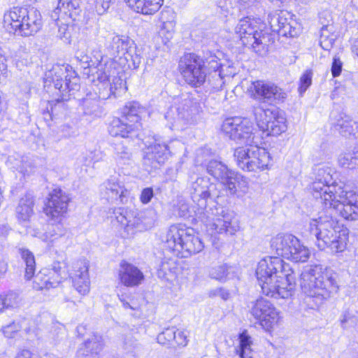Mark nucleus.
I'll return each instance as SVG.
<instances>
[{"label":"nucleus","mask_w":358,"mask_h":358,"mask_svg":"<svg viewBox=\"0 0 358 358\" xmlns=\"http://www.w3.org/2000/svg\"><path fill=\"white\" fill-rule=\"evenodd\" d=\"M189 178L191 198L198 206L196 214L206 225L207 232L212 236L216 234H235L239 229L236 219L225 213L222 208L206 209L208 200H214L220 196L217 185L210 182L206 177H199L195 174L190 176Z\"/></svg>","instance_id":"obj_1"},{"label":"nucleus","mask_w":358,"mask_h":358,"mask_svg":"<svg viewBox=\"0 0 358 358\" xmlns=\"http://www.w3.org/2000/svg\"><path fill=\"white\" fill-rule=\"evenodd\" d=\"M256 277L262 292L274 299H287L292 296L295 276L290 265L279 257L261 259L256 268Z\"/></svg>","instance_id":"obj_2"},{"label":"nucleus","mask_w":358,"mask_h":358,"mask_svg":"<svg viewBox=\"0 0 358 358\" xmlns=\"http://www.w3.org/2000/svg\"><path fill=\"white\" fill-rule=\"evenodd\" d=\"M300 284L306 295L305 303L311 309L317 308L338 289L332 274L320 265L306 267L301 274Z\"/></svg>","instance_id":"obj_3"},{"label":"nucleus","mask_w":358,"mask_h":358,"mask_svg":"<svg viewBox=\"0 0 358 358\" xmlns=\"http://www.w3.org/2000/svg\"><path fill=\"white\" fill-rule=\"evenodd\" d=\"M89 78L96 86L95 93L102 100L116 98L127 90L124 73L112 58L103 55V59L90 70Z\"/></svg>","instance_id":"obj_4"},{"label":"nucleus","mask_w":358,"mask_h":358,"mask_svg":"<svg viewBox=\"0 0 358 358\" xmlns=\"http://www.w3.org/2000/svg\"><path fill=\"white\" fill-rule=\"evenodd\" d=\"M309 230L316 237V245L321 250L329 248L332 252H341L347 247V229H341L338 221L333 219L331 213L312 220Z\"/></svg>","instance_id":"obj_5"},{"label":"nucleus","mask_w":358,"mask_h":358,"mask_svg":"<svg viewBox=\"0 0 358 358\" xmlns=\"http://www.w3.org/2000/svg\"><path fill=\"white\" fill-rule=\"evenodd\" d=\"M166 248L181 258H187L200 252L203 248L201 238L192 228L179 225L170 227L166 234Z\"/></svg>","instance_id":"obj_6"},{"label":"nucleus","mask_w":358,"mask_h":358,"mask_svg":"<svg viewBox=\"0 0 358 358\" xmlns=\"http://www.w3.org/2000/svg\"><path fill=\"white\" fill-rule=\"evenodd\" d=\"M72 68L67 65H55L45 74V83L46 85H52L57 92L58 98L55 99L59 104L69 99L71 92L78 91L80 88L79 78L76 76Z\"/></svg>","instance_id":"obj_7"},{"label":"nucleus","mask_w":358,"mask_h":358,"mask_svg":"<svg viewBox=\"0 0 358 358\" xmlns=\"http://www.w3.org/2000/svg\"><path fill=\"white\" fill-rule=\"evenodd\" d=\"M235 34L244 46L257 55L263 56L267 53L269 36L253 20L249 17L240 20L235 27Z\"/></svg>","instance_id":"obj_8"},{"label":"nucleus","mask_w":358,"mask_h":358,"mask_svg":"<svg viewBox=\"0 0 358 358\" xmlns=\"http://www.w3.org/2000/svg\"><path fill=\"white\" fill-rule=\"evenodd\" d=\"M234 156L237 166L243 171H260L268 168L271 158L269 153L258 143L235 150Z\"/></svg>","instance_id":"obj_9"},{"label":"nucleus","mask_w":358,"mask_h":358,"mask_svg":"<svg viewBox=\"0 0 358 358\" xmlns=\"http://www.w3.org/2000/svg\"><path fill=\"white\" fill-rule=\"evenodd\" d=\"M253 123L247 118L234 117L226 119L222 124V131L230 140L248 147L259 143L258 137L254 132Z\"/></svg>","instance_id":"obj_10"},{"label":"nucleus","mask_w":358,"mask_h":358,"mask_svg":"<svg viewBox=\"0 0 358 358\" xmlns=\"http://www.w3.org/2000/svg\"><path fill=\"white\" fill-rule=\"evenodd\" d=\"M322 205L327 210H336L345 220H358V195L352 191L345 190L343 187Z\"/></svg>","instance_id":"obj_11"},{"label":"nucleus","mask_w":358,"mask_h":358,"mask_svg":"<svg viewBox=\"0 0 358 358\" xmlns=\"http://www.w3.org/2000/svg\"><path fill=\"white\" fill-rule=\"evenodd\" d=\"M315 180L311 185L312 194L322 204L333 197L334 194L342 187L333 181V170L326 166H316L314 169Z\"/></svg>","instance_id":"obj_12"},{"label":"nucleus","mask_w":358,"mask_h":358,"mask_svg":"<svg viewBox=\"0 0 358 358\" xmlns=\"http://www.w3.org/2000/svg\"><path fill=\"white\" fill-rule=\"evenodd\" d=\"M179 66L187 84L198 87L206 82L205 61L201 57L194 53L187 54L181 59Z\"/></svg>","instance_id":"obj_13"},{"label":"nucleus","mask_w":358,"mask_h":358,"mask_svg":"<svg viewBox=\"0 0 358 358\" xmlns=\"http://www.w3.org/2000/svg\"><path fill=\"white\" fill-rule=\"evenodd\" d=\"M253 114L257 125L270 136H278L287 129L286 120L277 109L253 107Z\"/></svg>","instance_id":"obj_14"},{"label":"nucleus","mask_w":358,"mask_h":358,"mask_svg":"<svg viewBox=\"0 0 358 358\" xmlns=\"http://www.w3.org/2000/svg\"><path fill=\"white\" fill-rule=\"evenodd\" d=\"M113 215L129 236L134 234L136 231L147 230L153 224L152 220L145 218L143 213L136 214L124 208L115 209Z\"/></svg>","instance_id":"obj_15"},{"label":"nucleus","mask_w":358,"mask_h":358,"mask_svg":"<svg viewBox=\"0 0 358 358\" xmlns=\"http://www.w3.org/2000/svg\"><path fill=\"white\" fill-rule=\"evenodd\" d=\"M250 92L253 99L270 103L283 101L287 96V94L281 88L273 83L262 80L253 82Z\"/></svg>","instance_id":"obj_16"},{"label":"nucleus","mask_w":358,"mask_h":358,"mask_svg":"<svg viewBox=\"0 0 358 358\" xmlns=\"http://www.w3.org/2000/svg\"><path fill=\"white\" fill-rule=\"evenodd\" d=\"M251 314L261 321L262 325L271 328L277 324L279 319V312L273 304L264 298L256 300L251 308Z\"/></svg>","instance_id":"obj_17"},{"label":"nucleus","mask_w":358,"mask_h":358,"mask_svg":"<svg viewBox=\"0 0 358 358\" xmlns=\"http://www.w3.org/2000/svg\"><path fill=\"white\" fill-rule=\"evenodd\" d=\"M70 201L69 195L60 189H55L49 194L44 212L51 218H58L66 213Z\"/></svg>","instance_id":"obj_18"},{"label":"nucleus","mask_w":358,"mask_h":358,"mask_svg":"<svg viewBox=\"0 0 358 358\" xmlns=\"http://www.w3.org/2000/svg\"><path fill=\"white\" fill-rule=\"evenodd\" d=\"M18 252L25 265L24 278L27 280H30L34 277V282L38 285L39 289H49L55 287L54 282H50L49 278L42 280V273H40L34 276L36 260L32 252L27 248H21L18 249Z\"/></svg>","instance_id":"obj_19"},{"label":"nucleus","mask_w":358,"mask_h":358,"mask_svg":"<svg viewBox=\"0 0 358 358\" xmlns=\"http://www.w3.org/2000/svg\"><path fill=\"white\" fill-rule=\"evenodd\" d=\"M88 263L85 259H80L73 265L71 278L74 288L81 295H86L90 292V279L88 274Z\"/></svg>","instance_id":"obj_20"},{"label":"nucleus","mask_w":358,"mask_h":358,"mask_svg":"<svg viewBox=\"0 0 358 358\" xmlns=\"http://www.w3.org/2000/svg\"><path fill=\"white\" fill-rule=\"evenodd\" d=\"M170 154L168 145L159 140H155L154 143L149 145L143 157L145 166L157 169L164 164Z\"/></svg>","instance_id":"obj_21"},{"label":"nucleus","mask_w":358,"mask_h":358,"mask_svg":"<svg viewBox=\"0 0 358 358\" xmlns=\"http://www.w3.org/2000/svg\"><path fill=\"white\" fill-rule=\"evenodd\" d=\"M101 193L108 201L124 203L129 194L119 178L112 176L101 185Z\"/></svg>","instance_id":"obj_22"},{"label":"nucleus","mask_w":358,"mask_h":358,"mask_svg":"<svg viewBox=\"0 0 358 358\" xmlns=\"http://www.w3.org/2000/svg\"><path fill=\"white\" fill-rule=\"evenodd\" d=\"M27 8L14 6L5 12L3 15V27L10 33L20 35L28 13Z\"/></svg>","instance_id":"obj_23"},{"label":"nucleus","mask_w":358,"mask_h":358,"mask_svg":"<svg viewBox=\"0 0 358 358\" xmlns=\"http://www.w3.org/2000/svg\"><path fill=\"white\" fill-rule=\"evenodd\" d=\"M286 13L281 11L270 17L269 24L273 31L285 37H295L299 34V28L294 21H288Z\"/></svg>","instance_id":"obj_24"},{"label":"nucleus","mask_w":358,"mask_h":358,"mask_svg":"<svg viewBox=\"0 0 358 358\" xmlns=\"http://www.w3.org/2000/svg\"><path fill=\"white\" fill-rule=\"evenodd\" d=\"M331 117L334 120L333 124L336 130L341 135L358 138V122L353 121L345 113L332 111Z\"/></svg>","instance_id":"obj_25"},{"label":"nucleus","mask_w":358,"mask_h":358,"mask_svg":"<svg viewBox=\"0 0 358 358\" xmlns=\"http://www.w3.org/2000/svg\"><path fill=\"white\" fill-rule=\"evenodd\" d=\"M119 279L127 287L138 286L144 280L143 272L132 264L122 261L120 265Z\"/></svg>","instance_id":"obj_26"},{"label":"nucleus","mask_w":358,"mask_h":358,"mask_svg":"<svg viewBox=\"0 0 358 358\" xmlns=\"http://www.w3.org/2000/svg\"><path fill=\"white\" fill-rule=\"evenodd\" d=\"M299 239L290 234H278L271 238V247L275 253L287 259L291 253Z\"/></svg>","instance_id":"obj_27"},{"label":"nucleus","mask_w":358,"mask_h":358,"mask_svg":"<svg viewBox=\"0 0 358 358\" xmlns=\"http://www.w3.org/2000/svg\"><path fill=\"white\" fill-rule=\"evenodd\" d=\"M42 26L41 13L34 8L29 9L23 27L20 29L19 36L24 37L34 36L41 30Z\"/></svg>","instance_id":"obj_28"},{"label":"nucleus","mask_w":358,"mask_h":358,"mask_svg":"<svg viewBox=\"0 0 358 358\" xmlns=\"http://www.w3.org/2000/svg\"><path fill=\"white\" fill-rule=\"evenodd\" d=\"M66 230L63 225L60 223L48 224L45 232L35 231L33 234L41 241L48 243V245H53V243L59 238H64Z\"/></svg>","instance_id":"obj_29"},{"label":"nucleus","mask_w":358,"mask_h":358,"mask_svg":"<svg viewBox=\"0 0 358 358\" xmlns=\"http://www.w3.org/2000/svg\"><path fill=\"white\" fill-rule=\"evenodd\" d=\"M103 340L101 336L93 334L79 348V353L85 357H96L102 351Z\"/></svg>","instance_id":"obj_30"},{"label":"nucleus","mask_w":358,"mask_h":358,"mask_svg":"<svg viewBox=\"0 0 358 358\" xmlns=\"http://www.w3.org/2000/svg\"><path fill=\"white\" fill-rule=\"evenodd\" d=\"M130 45H134L133 41L127 37L114 36L106 45L108 54L111 57H117L121 55L124 56L128 51Z\"/></svg>","instance_id":"obj_31"},{"label":"nucleus","mask_w":358,"mask_h":358,"mask_svg":"<svg viewBox=\"0 0 358 358\" xmlns=\"http://www.w3.org/2000/svg\"><path fill=\"white\" fill-rule=\"evenodd\" d=\"M146 113V110L142 107L139 103L136 101L128 102L122 109V114L125 121L130 122V124L141 126L139 121L141 120L143 115Z\"/></svg>","instance_id":"obj_32"},{"label":"nucleus","mask_w":358,"mask_h":358,"mask_svg":"<svg viewBox=\"0 0 358 358\" xmlns=\"http://www.w3.org/2000/svg\"><path fill=\"white\" fill-rule=\"evenodd\" d=\"M206 171L208 174L224 185L232 175L233 171L222 162L217 160H211L206 165Z\"/></svg>","instance_id":"obj_33"},{"label":"nucleus","mask_w":358,"mask_h":358,"mask_svg":"<svg viewBox=\"0 0 358 358\" xmlns=\"http://www.w3.org/2000/svg\"><path fill=\"white\" fill-rule=\"evenodd\" d=\"M34 199L29 194L22 197L16 208V214L18 220L23 222L29 221L34 214Z\"/></svg>","instance_id":"obj_34"},{"label":"nucleus","mask_w":358,"mask_h":358,"mask_svg":"<svg viewBox=\"0 0 358 358\" xmlns=\"http://www.w3.org/2000/svg\"><path fill=\"white\" fill-rule=\"evenodd\" d=\"M124 120L120 118L113 119L109 127L108 132L112 136H120L122 138H128L129 134L135 129H137V126L135 124H130L126 122Z\"/></svg>","instance_id":"obj_35"},{"label":"nucleus","mask_w":358,"mask_h":358,"mask_svg":"<svg viewBox=\"0 0 358 358\" xmlns=\"http://www.w3.org/2000/svg\"><path fill=\"white\" fill-rule=\"evenodd\" d=\"M75 58L84 69L92 70L98 64V62L103 59V55L99 50H94L90 56L84 51L78 50L76 52ZM89 72L90 73V71Z\"/></svg>","instance_id":"obj_36"},{"label":"nucleus","mask_w":358,"mask_h":358,"mask_svg":"<svg viewBox=\"0 0 358 358\" xmlns=\"http://www.w3.org/2000/svg\"><path fill=\"white\" fill-rule=\"evenodd\" d=\"M239 345L236 348V355L238 358H252V340L247 331H243L238 336Z\"/></svg>","instance_id":"obj_37"},{"label":"nucleus","mask_w":358,"mask_h":358,"mask_svg":"<svg viewBox=\"0 0 358 358\" xmlns=\"http://www.w3.org/2000/svg\"><path fill=\"white\" fill-rule=\"evenodd\" d=\"M22 305V298L20 294L13 291H8L0 294V306L4 310H15Z\"/></svg>","instance_id":"obj_38"},{"label":"nucleus","mask_w":358,"mask_h":358,"mask_svg":"<svg viewBox=\"0 0 358 358\" xmlns=\"http://www.w3.org/2000/svg\"><path fill=\"white\" fill-rule=\"evenodd\" d=\"M114 158L117 163L120 164H126L131 160L132 154L130 149L122 142L113 143Z\"/></svg>","instance_id":"obj_39"},{"label":"nucleus","mask_w":358,"mask_h":358,"mask_svg":"<svg viewBox=\"0 0 358 358\" xmlns=\"http://www.w3.org/2000/svg\"><path fill=\"white\" fill-rule=\"evenodd\" d=\"M9 162L14 164V168L16 170L24 175L29 174L34 168L32 159L27 156L20 157L18 159L10 157Z\"/></svg>","instance_id":"obj_40"},{"label":"nucleus","mask_w":358,"mask_h":358,"mask_svg":"<svg viewBox=\"0 0 358 358\" xmlns=\"http://www.w3.org/2000/svg\"><path fill=\"white\" fill-rule=\"evenodd\" d=\"M309 249L303 245L299 240L296 247L292 251L291 256L287 257V259L294 262H306L310 257Z\"/></svg>","instance_id":"obj_41"},{"label":"nucleus","mask_w":358,"mask_h":358,"mask_svg":"<svg viewBox=\"0 0 358 358\" xmlns=\"http://www.w3.org/2000/svg\"><path fill=\"white\" fill-rule=\"evenodd\" d=\"M339 164L345 168L355 169L358 165V146H355L352 152H347L340 155Z\"/></svg>","instance_id":"obj_42"},{"label":"nucleus","mask_w":358,"mask_h":358,"mask_svg":"<svg viewBox=\"0 0 358 358\" xmlns=\"http://www.w3.org/2000/svg\"><path fill=\"white\" fill-rule=\"evenodd\" d=\"M181 106L177 108L178 117L179 119L188 121L192 117V114L194 109V102L189 95H183Z\"/></svg>","instance_id":"obj_43"},{"label":"nucleus","mask_w":358,"mask_h":358,"mask_svg":"<svg viewBox=\"0 0 358 358\" xmlns=\"http://www.w3.org/2000/svg\"><path fill=\"white\" fill-rule=\"evenodd\" d=\"M78 4V0H57V6L53 11L52 17L55 18L59 13L67 15L71 11L76 10Z\"/></svg>","instance_id":"obj_44"},{"label":"nucleus","mask_w":358,"mask_h":358,"mask_svg":"<svg viewBox=\"0 0 358 358\" xmlns=\"http://www.w3.org/2000/svg\"><path fill=\"white\" fill-rule=\"evenodd\" d=\"M231 268L227 264H221L212 267L209 270V276L216 280L224 282L228 278Z\"/></svg>","instance_id":"obj_45"},{"label":"nucleus","mask_w":358,"mask_h":358,"mask_svg":"<svg viewBox=\"0 0 358 358\" xmlns=\"http://www.w3.org/2000/svg\"><path fill=\"white\" fill-rule=\"evenodd\" d=\"M122 348L128 353L136 355L139 352L141 346L133 335L129 333L124 336Z\"/></svg>","instance_id":"obj_46"},{"label":"nucleus","mask_w":358,"mask_h":358,"mask_svg":"<svg viewBox=\"0 0 358 358\" xmlns=\"http://www.w3.org/2000/svg\"><path fill=\"white\" fill-rule=\"evenodd\" d=\"M176 329L175 327H169L159 334L157 342L163 345L173 346V340L176 337Z\"/></svg>","instance_id":"obj_47"},{"label":"nucleus","mask_w":358,"mask_h":358,"mask_svg":"<svg viewBox=\"0 0 358 358\" xmlns=\"http://www.w3.org/2000/svg\"><path fill=\"white\" fill-rule=\"evenodd\" d=\"M233 179V181L236 183H238V197L244 196L248 190V181L246 178L242 175L233 172L232 175L229 177V179Z\"/></svg>","instance_id":"obj_48"},{"label":"nucleus","mask_w":358,"mask_h":358,"mask_svg":"<svg viewBox=\"0 0 358 358\" xmlns=\"http://www.w3.org/2000/svg\"><path fill=\"white\" fill-rule=\"evenodd\" d=\"M173 213L180 217H187L190 215L188 203L183 199H178L173 206Z\"/></svg>","instance_id":"obj_49"},{"label":"nucleus","mask_w":358,"mask_h":358,"mask_svg":"<svg viewBox=\"0 0 358 358\" xmlns=\"http://www.w3.org/2000/svg\"><path fill=\"white\" fill-rule=\"evenodd\" d=\"M312 78L313 72L311 70L306 71L301 76L298 88V92L301 96L303 95L307 89L311 85Z\"/></svg>","instance_id":"obj_50"},{"label":"nucleus","mask_w":358,"mask_h":358,"mask_svg":"<svg viewBox=\"0 0 358 358\" xmlns=\"http://www.w3.org/2000/svg\"><path fill=\"white\" fill-rule=\"evenodd\" d=\"M204 54L203 59L205 61V66L207 64L209 69L212 70L211 72L221 71L222 66L218 62V57L210 51H207Z\"/></svg>","instance_id":"obj_51"},{"label":"nucleus","mask_w":358,"mask_h":358,"mask_svg":"<svg viewBox=\"0 0 358 358\" xmlns=\"http://www.w3.org/2000/svg\"><path fill=\"white\" fill-rule=\"evenodd\" d=\"M206 82L215 90L221 88L224 84L222 71L210 72L207 76Z\"/></svg>","instance_id":"obj_52"},{"label":"nucleus","mask_w":358,"mask_h":358,"mask_svg":"<svg viewBox=\"0 0 358 358\" xmlns=\"http://www.w3.org/2000/svg\"><path fill=\"white\" fill-rule=\"evenodd\" d=\"M176 21L162 24L160 34L165 45L173 38L176 30Z\"/></svg>","instance_id":"obj_53"},{"label":"nucleus","mask_w":358,"mask_h":358,"mask_svg":"<svg viewBox=\"0 0 358 358\" xmlns=\"http://www.w3.org/2000/svg\"><path fill=\"white\" fill-rule=\"evenodd\" d=\"M164 0H144V15H153L163 4Z\"/></svg>","instance_id":"obj_54"},{"label":"nucleus","mask_w":358,"mask_h":358,"mask_svg":"<svg viewBox=\"0 0 358 358\" xmlns=\"http://www.w3.org/2000/svg\"><path fill=\"white\" fill-rule=\"evenodd\" d=\"M124 58L127 61L132 62L134 68H138L141 62V57L137 52L136 46H133V45H129Z\"/></svg>","instance_id":"obj_55"},{"label":"nucleus","mask_w":358,"mask_h":358,"mask_svg":"<svg viewBox=\"0 0 358 358\" xmlns=\"http://www.w3.org/2000/svg\"><path fill=\"white\" fill-rule=\"evenodd\" d=\"M21 329V325L17 322L13 321L12 323H10L6 325L2 326V331L5 336L8 338H12L13 334Z\"/></svg>","instance_id":"obj_56"},{"label":"nucleus","mask_w":358,"mask_h":358,"mask_svg":"<svg viewBox=\"0 0 358 358\" xmlns=\"http://www.w3.org/2000/svg\"><path fill=\"white\" fill-rule=\"evenodd\" d=\"M176 14L171 9H164L160 13L159 20L162 24L176 21Z\"/></svg>","instance_id":"obj_57"},{"label":"nucleus","mask_w":358,"mask_h":358,"mask_svg":"<svg viewBox=\"0 0 358 358\" xmlns=\"http://www.w3.org/2000/svg\"><path fill=\"white\" fill-rule=\"evenodd\" d=\"M112 0H96L95 9L99 15H103L108 11L112 5Z\"/></svg>","instance_id":"obj_58"},{"label":"nucleus","mask_w":358,"mask_h":358,"mask_svg":"<svg viewBox=\"0 0 358 358\" xmlns=\"http://www.w3.org/2000/svg\"><path fill=\"white\" fill-rule=\"evenodd\" d=\"M144 0H125V2L134 11L144 15Z\"/></svg>","instance_id":"obj_59"},{"label":"nucleus","mask_w":358,"mask_h":358,"mask_svg":"<svg viewBox=\"0 0 358 358\" xmlns=\"http://www.w3.org/2000/svg\"><path fill=\"white\" fill-rule=\"evenodd\" d=\"M337 37L332 36H320V44L324 50H330Z\"/></svg>","instance_id":"obj_60"},{"label":"nucleus","mask_w":358,"mask_h":358,"mask_svg":"<svg viewBox=\"0 0 358 358\" xmlns=\"http://www.w3.org/2000/svg\"><path fill=\"white\" fill-rule=\"evenodd\" d=\"M322 27L320 29V36H332L337 37V35L335 34V29L332 24L327 23V24H324L322 22Z\"/></svg>","instance_id":"obj_61"},{"label":"nucleus","mask_w":358,"mask_h":358,"mask_svg":"<svg viewBox=\"0 0 358 358\" xmlns=\"http://www.w3.org/2000/svg\"><path fill=\"white\" fill-rule=\"evenodd\" d=\"M343 64L340 60L339 57L335 56L333 59V62L331 65V73L333 77L338 76L342 71Z\"/></svg>","instance_id":"obj_62"},{"label":"nucleus","mask_w":358,"mask_h":358,"mask_svg":"<svg viewBox=\"0 0 358 358\" xmlns=\"http://www.w3.org/2000/svg\"><path fill=\"white\" fill-rule=\"evenodd\" d=\"M217 6L220 8V13L224 15H227L232 8L230 0H217Z\"/></svg>","instance_id":"obj_63"},{"label":"nucleus","mask_w":358,"mask_h":358,"mask_svg":"<svg viewBox=\"0 0 358 358\" xmlns=\"http://www.w3.org/2000/svg\"><path fill=\"white\" fill-rule=\"evenodd\" d=\"M154 196L153 189L152 187L144 188L141 194L140 200L144 203H148Z\"/></svg>","instance_id":"obj_64"}]
</instances>
